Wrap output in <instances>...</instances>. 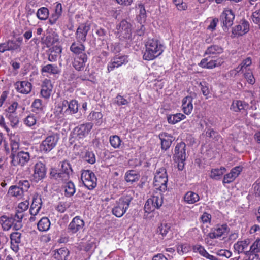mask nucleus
Instances as JSON below:
<instances>
[{"label": "nucleus", "instance_id": "f257e3e1", "mask_svg": "<svg viewBox=\"0 0 260 260\" xmlns=\"http://www.w3.org/2000/svg\"><path fill=\"white\" fill-rule=\"evenodd\" d=\"M145 51L143 58L146 60H152L158 57L164 51V46L156 39H149L145 44Z\"/></svg>", "mask_w": 260, "mask_h": 260}, {"label": "nucleus", "instance_id": "f03ea898", "mask_svg": "<svg viewBox=\"0 0 260 260\" xmlns=\"http://www.w3.org/2000/svg\"><path fill=\"white\" fill-rule=\"evenodd\" d=\"M72 172L70 164L68 161H63L61 164V168L59 172L55 169H51L50 176L53 179L60 182H66L69 180L70 174Z\"/></svg>", "mask_w": 260, "mask_h": 260}, {"label": "nucleus", "instance_id": "7ed1b4c3", "mask_svg": "<svg viewBox=\"0 0 260 260\" xmlns=\"http://www.w3.org/2000/svg\"><path fill=\"white\" fill-rule=\"evenodd\" d=\"M133 198L130 194H124L117 200L112 209V213L117 217H122L128 209Z\"/></svg>", "mask_w": 260, "mask_h": 260}, {"label": "nucleus", "instance_id": "20e7f679", "mask_svg": "<svg viewBox=\"0 0 260 260\" xmlns=\"http://www.w3.org/2000/svg\"><path fill=\"white\" fill-rule=\"evenodd\" d=\"M168 175L164 168L158 169L155 173L153 184L156 189L164 192L167 189Z\"/></svg>", "mask_w": 260, "mask_h": 260}, {"label": "nucleus", "instance_id": "39448f33", "mask_svg": "<svg viewBox=\"0 0 260 260\" xmlns=\"http://www.w3.org/2000/svg\"><path fill=\"white\" fill-rule=\"evenodd\" d=\"M30 157L29 152L21 150L12 155L11 164L14 166L24 167L29 161Z\"/></svg>", "mask_w": 260, "mask_h": 260}, {"label": "nucleus", "instance_id": "423d86ee", "mask_svg": "<svg viewBox=\"0 0 260 260\" xmlns=\"http://www.w3.org/2000/svg\"><path fill=\"white\" fill-rule=\"evenodd\" d=\"M81 179L84 185L89 190H92L96 186V177L94 173L89 170L82 172Z\"/></svg>", "mask_w": 260, "mask_h": 260}, {"label": "nucleus", "instance_id": "0eeeda50", "mask_svg": "<svg viewBox=\"0 0 260 260\" xmlns=\"http://www.w3.org/2000/svg\"><path fill=\"white\" fill-rule=\"evenodd\" d=\"M58 140L59 135L57 133H52L48 136L40 144L41 151L45 153L50 151L56 146Z\"/></svg>", "mask_w": 260, "mask_h": 260}, {"label": "nucleus", "instance_id": "6e6552de", "mask_svg": "<svg viewBox=\"0 0 260 260\" xmlns=\"http://www.w3.org/2000/svg\"><path fill=\"white\" fill-rule=\"evenodd\" d=\"M162 203V197L161 194L154 195L147 200L144 206V211L148 213H151L156 209L159 208Z\"/></svg>", "mask_w": 260, "mask_h": 260}, {"label": "nucleus", "instance_id": "1a4fd4ad", "mask_svg": "<svg viewBox=\"0 0 260 260\" xmlns=\"http://www.w3.org/2000/svg\"><path fill=\"white\" fill-rule=\"evenodd\" d=\"M117 35L121 40L129 39L131 37V25L125 20L117 25Z\"/></svg>", "mask_w": 260, "mask_h": 260}, {"label": "nucleus", "instance_id": "9d476101", "mask_svg": "<svg viewBox=\"0 0 260 260\" xmlns=\"http://www.w3.org/2000/svg\"><path fill=\"white\" fill-rule=\"evenodd\" d=\"M85 226L84 220L79 216H76L72 220L68 226L69 233L73 234L83 231Z\"/></svg>", "mask_w": 260, "mask_h": 260}, {"label": "nucleus", "instance_id": "9b49d317", "mask_svg": "<svg viewBox=\"0 0 260 260\" xmlns=\"http://www.w3.org/2000/svg\"><path fill=\"white\" fill-rule=\"evenodd\" d=\"M230 232V228L226 224H218L208 234L211 239H215L222 236H226Z\"/></svg>", "mask_w": 260, "mask_h": 260}, {"label": "nucleus", "instance_id": "f8f14e48", "mask_svg": "<svg viewBox=\"0 0 260 260\" xmlns=\"http://www.w3.org/2000/svg\"><path fill=\"white\" fill-rule=\"evenodd\" d=\"M128 62L127 56L126 55H116L112 58L107 65L108 72L113 71L123 64Z\"/></svg>", "mask_w": 260, "mask_h": 260}, {"label": "nucleus", "instance_id": "ddd939ff", "mask_svg": "<svg viewBox=\"0 0 260 260\" xmlns=\"http://www.w3.org/2000/svg\"><path fill=\"white\" fill-rule=\"evenodd\" d=\"M45 165L41 161L36 162L34 166L33 179L36 182L42 180L46 176Z\"/></svg>", "mask_w": 260, "mask_h": 260}, {"label": "nucleus", "instance_id": "4468645a", "mask_svg": "<svg viewBox=\"0 0 260 260\" xmlns=\"http://www.w3.org/2000/svg\"><path fill=\"white\" fill-rule=\"evenodd\" d=\"M235 19V14L232 10L226 9L222 13L220 16V19L223 23V29H228L232 26L233 21Z\"/></svg>", "mask_w": 260, "mask_h": 260}, {"label": "nucleus", "instance_id": "2eb2a0df", "mask_svg": "<svg viewBox=\"0 0 260 260\" xmlns=\"http://www.w3.org/2000/svg\"><path fill=\"white\" fill-rule=\"evenodd\" d=\"M185 144L182 142L178 144L175 148L173 158L174 160L178 162L179 164H183L184 161L185 160Z\"/></svg>", "mask_w": 260, "mask_h": 260}, {"label": "nucleus", "instance_id": "dca6fc26", "mask_svg": "<svg viewBox=\"0 0 260 260\" xmlns=\"http://www.w3.org/2000/svg\"><path fill=\"white\" fill-rule=\"evenodd\" d=\"M93 125V124L91 122H87L80 124L74 129V134L80 139L85 138L91 130Z\"/></svg>", "mask_w": 260, "mask_h": 260}, {"label": "nucleus", "instance_id": "f3484780", "mask_svg": "<svg viewBox=\"0 0 260 260\" xmlns=\"http://www.w3.org/2000/svg\"><path fill=\"white\" fill-rule=\"evenodd\" d=\"M223 63V58L220 57L216 60H210L208 57L201 60L199 65L204 68L213 69L221 66Z\"/></svg>", "mask_w": 260, "mask_h": 260}, {"label": "nucleus", "instance_id": "a211bd4d", "mask_svg": "<svg viewBox=\"0 0 260 260\" xmlns=\"http://www.w3.org/2000/svg\"><path fill=\"white\" fill-rule=\"evenodd\" d=\"M242 170V169L240 166L233 168L230 173L224 176L222 181L223 184H225L232 182L239 176Z\"/></svg>", "mask_w": 260, "mask_h": 260}, {"label": "nucleus", "instance_id": "6ab92c4d", "mask_svg": "<svg viewBox=\"0 0 260 260\" xmlns=\"http://www.w3.org/2000/svg\"><path fill=\"white\" fill-rule=\"evenodd\" d=\"M87 60V56L86 54H81V55L76 56L73 62L74 68L77 71L83 70L85 63Z\"/></svg>", "mask_w": 260, "mask_h": 260}, {"label": "nucleus", "instance_id": "aec40b11", "mask_svg": "<svg viewBox=\"0 0 260 260\" xmlns=\"http://www.w3.org/2000/svg\"><path fill=\"white\" fill-rule=\"evenodd\" d=\"M90 30V26L87 24H81L78 27L76 37L78 41L84 42L86 40L87 32Z\"/></svg>", "mask_w": 260, "mask_h": 260}, {"label": "nucleus", "instance_id": "412c9836", "mask_svg": "<svg viewBox=\"0 0 260 260\" xmlns=\"http://www.w3.org/2000/svg\"><path fill=\"white\" fill-rule=\"evenodd\" d=\"M249 30V23L244 20H242L239 25L233 28L232 33L235 35L242 36L248 32Z\"/></svg>", "mask_w": 260, "mask_h": 260}, {"label": "nucleus", "instance_id": "4be33fe9", "mask_svg": "<svg viewBox=\"0 0 260 260\" xmlns=\"http://www.w3.org/2000/svg\"><path fill=\"white\" fill-rule=\"evenodd\" d=\"M62 13V5L59 3H57L54 12L51 14L49 18L48 23L50 25L55 24L58 19L60 17Z\"/></svg>", "mask_w": 260, "mask_h": 260}, {"label": "nucleus", "instance_id": "5701e85b", "mask_svg": "<svg viewBox=\"0 0 260 260\" xmlns=\"http://www.w3.org/2000/svg\"><path fill=\"white\" fill-rule=\"evenodd\" d=\"M252 64V60L250 57H247L241 62L240 65L237 67L235 69L231 71L232 74H236L240 71L245 73L250 70V66Z\"/></svg>", "mask_w": 260, "mask_h": 260}, {"label": "nucleus", "instance_id": "b1692460", "mask_svg": "<svg viewBox=\"0 0 260 260\" xmlns=\"http://www.w3.org/2000/svg\"><path fill=\"white\" fill-rule=\"evenodd\" d=\"M15 86L17 91L22 94H28L31 90V84L27 81H18Z\"/></svg>", "mask_w": 260, "mask_h": 260}, {"label": "nucleus", "instance_id": "393cba45", "mask_svg": "<svg viewBox=\"0 0 260 260\" xmlns=\"http://www.w3.org/2000/svg\"><path fill=\"white\" fill-rule=\"evenodd\" d=\"M193 98L191 96L184 98L182 101V110L186 115H189L193 110Z\"/></svg>", "mask_w": 260, "mask_h": 260}, {"label": "nucleus", "instance_id": "a878e982", "mask_svg": "<svg viewBox=\"0 0 260 260\" xmlns=\"http://www.w3.org/2000/svg\"><path fill=\"white\" fill-rule=\"evenodd\" d=\"M159 137L161 140L162 149L166 150L169 149L174 140L173 137L166 133L160 134Z\"/></svg>", "mask_w": 260, "mask_h": 260}, {"label": "nucleus", "instance_id": "bb28decb", "mask_svg": "<svg viewBox=\"0 0 260 260\" xmlns=\"http://www.w3.org/2000/svg\"><path fill=\"white\" fill-rule=\"evenodd\" d=\"M50 53L48 55V60L51 62H55L57 60L62 52V47L60 46L55 45L49 49Z\"/></svg>", "mask_w": 260, "mask_h": 260}, {"label": "nucleus", "instance_id": "cd10ccee", "mask_svg": "<svg viewBox=\"0 0 260 260\" xmlns=\"http://www.w3.org/2000/svg\"><path fill=\"white\" fill-rule=\"evenodd\" d=\"M192 250L193 252L199 253L201 256L209 260H217L215 256L209 254L204 247L201 245L196 244L193 245L192 247Z\"/></svg>", "mask_w": 260, "mask_h": 260}, {"label": "nucleus", "instance_id": "c85d7f7f", "mask_svg": "<svg viewBox=\"0 0 260 260\" xmlns=\"http://www.w3.org/2000/svg\"><path fill=\"white\" fill-rule=\"evenodd\" d=\"M41 72L43 74L48 73L50 75H56L60 73V69L56 64H48L42 66Z\"/></svg>", "mask_w": 260, "mask_h": 260}, {"label": "nucleus", "instance_id": "c756f323", "mask_svg": "<svg viewBox=\"0 0 260 260\" xmlns=\"http://www.w3.org/2000/svg\"><path fill=\"white\" fill-rule=\"evenodd\" d=\"M32 111L36 113H45V105L39 99H35L31 104Z\"/></svg>", "mask_w": 260, "mask_h": 260}, {"label": "nucleus", "instance_id": "7c9ffc66", "mask_svg": "<svg viewBox=\"0 0 260 260\" xmlns=\"http://www.w3.org/2000/svg\"><path fill=\"white\" fill-rule=\"evenodd\" d=\"M223 52V48L222 47L217 45H213L207 48L205 54L215 57L221 54Z\"/></svg>", "mask_w": 260, "mask_h": 260}, {"label": "nucleus", "instance_id": "2f4dec72", "mask_svg": "<svg viewBox=\"0 0 260 260\" xmlns=\"http://www.w3.org/2000/svg\"><path fill=\"white\" fill-rule=\"evenodd\" d=\"M248 107V104L246 102L240 100H235L233 102L230 109L234 112H238L245 110Z\"/></svg>", "mask_w": 260, "mask_h": 260}, {"label": "nucleus", "instance_id": "473e14b6", "mask_svg": "<svg viewBox=\"0 0 260 260\" xmlns=\"http://www.w3.org/2000/svg\"><path fill=\"white\" fill-rule=\"evenodd\" d=\"M248 247V243L247 241H238L234 245L235 250L238 253L244 252L246 254H249V251L246 250Z\"/></svg>", "mask_w": 260, "mask_h": 260}, {"label": "nucleus", "instance_id": "72a5a7b5", "mask_svg": "<svg viewBox=\"0 0 260 260\" xmlns=\"http://www.w3.org/2000/svg\"><path fill=\"white\" fill-rule=\"evenodd\" d=\"M68 108L65 112L69 113V115H72L77 113L78 111L79 105L78 101L76 100L68 101Z\"/></svg>", "mask_w": 260, "mask_h": 260}, {"label": "nucleus", "instance_id": "f704fd0d", "mask_svg": "<svg viewBox=\"0 0 260 260\" xmlns=\"http://www.w3.org/2000/svg\"><path fill=\"white\" fill-rule=\"evenodd\" d=\"M70 51L76 56L81 55V54H85L84 53L85 46L82 44H79L73 42L70 48Z\"/></svg>", "mask_w": 260, "mask_h": 260}, {"label": "nucleus", "instance_id": "c9c22d12", "mask_svg": "<svg viewBox=\"0 0 260 260\" xmlns=\"http://www.w3.org/2000/svg\"><path fill=\"white\" fill-rule=\"evenodd\" d=\"M185 202L188 204H192L199 201L200 197L198 193L193 191H188L184 197Z\"/></svg>", "mask_w": 260, "mask_h": 260}, {"label": "nucleus", "instance_id": "e433bc0d", "mask_svg": "<svg viewBox=\"0 0 260 260\" xmlns=\"http://www.w3.org/2000/svg\"><path fill=\"white\" fill-rule=\"evenodd\" d=\"M185 118V115L180 113L169 115L167 116L168 122L171 124H175Z\"/></svg>", "mask_w": 260, "mask_h": 260}, {"label": "nucleus", "instance_id": "4c0bfd02", "mask_svg": "<svg viewBox=\"0 0 260 260\" xmlns=\"http://www.w3.org/2000/svg\"><path fill=\"white\" fill-rule=\"evenodd\" d=\"M225 171L226 169L224 167H221L220 168L212 169L211 170L210 177L212 179L219 180Z\"/></svg>", "mask_w": 260, "mask_h": 260}, {"label": "nucleus", "instance_id": "58836bf2", "mask_svg": "<svg viewBox=\"0 0 260 260\" xmlns=\"http://www.w3.org/2000/svg\"><path fill=\"white\" fill-rule=\"evenodd\" d=\"M38 229L40 231L46 232L50 226V222L47 217L42 218L38 223Z\"/></svg>", "mask_w": 260, "mask_h": 260}, {"label": "nucleus", "instance_id": "ea45409f", "mask_svg": "<svg viewBox=\"0 0 260 260\" xmlns=\"http://www.w3.org/2000/svg\"><path fill=\"white\" fill-rule=\"evenodd\" d=\"M10 145L11 147V157L14 153H17V150L19 148V139L17 136H13L10 137Z\"/></svg>", "mask_w": 260, "mask_h": 260}, {"label": "nucleus", "instance_id": "a19ab883", "mask_svg": "<svg viewBox=\"0 0 260 260\" xmlns=\"http://www.w3.org/2000/svg\"><path fill=\"white\" fill-rule=\"evenodd\" d=\"M64 183V186L65 195L67 197H70L75 193V186L74 183L70 181H68L66 182H62Z\"/></svg>", "mask_w": 260, "mask_h": 260}, {"label": "nucleus", "instance_id": "79ce46f5", "mask_svg": "<svg viewBox=\"0 0 260 260\" xmlns=\"http://www.w3.org/2000/svg\"><path fill=\"white\" fill-rule=\"evenodd\" d=\"M139 178V174L134 170H129L127 171L125 175V181L131 183L138 181Z\"/></svg>", "mask_w": 260, "mask_h": 260}, {"label": "nucleus", "instance_id": "37998d69", "mask_svg": "<svg viewBox=\"0 0 260 260\" xmlns=\"http://www.w3.org/2000/svg\"><path fill=\"white\" fill-rule=\"evenodd\" d=\"M2 226L4 230H9L13 225L14 221L12 217L8 218L6 216H2L1 219Z\"/></svg>", "mask_w": 260, "mask_h": 260}, {"label": "nucleus", "instance_id": "c03bdc74", "mask_svg": "<svg viewBox=\"0 0 260 260\" xmlns=\"http://www.w3.org/2000/svg\"><path fill=\"white\" fill-rule=\"evenodd\" d=\"M68 101L63 100L61 103H59L55 108V112L57 113L58 114H60L63 116L69 115V113L65 112L66 109L68 108Z\"/></svg>", "mask_w": 260, "mask_h": 260}, {"label": "nucleus", "instance_id": "a18cd8bd", "mask_svg": "<svg viewBox=\"0 0 260 260\" xmlns=\"http://www.w3.org/2000/svg\"><path fill=\"white\" fill-rule=\"evenodd\" d=\"M49 15V11L46 7L39 8L36 13L37 18L41 20H46L48 19Z\"/></svg>", "mask_w": 260, "mask_h": 260}, {"label": "nucleus", "instance_id": "49530a36", "mask_svg": "<svg viewBox=\"0 0 260 260\" xmlns=\"http://www.w3.org/2000/svg\"><path fill=\"white\" fill-rule=\"evenodd\" d=\"M23 192L19 186H13L10 187L8 194L13 197L21 198L23 194Z\"/></svg>", "mask_w": 260, "mask_h": 260}, {"label": "nucleus", "instance_id": "de8ad7c7", "mask_svg": "<svg viewBox=\"0 0 260 260\" xmlns=\"http://www.w3.org/2000/svg\"><path fill=\"white\" fill-rule=\"evenodd\" d=\"M23 122L26 126L34 127L37 123L36 116L34 114H30L23 119Z\"/></svg>", "mask_w": 260, "mask_h": 260}, {"label": "nucleus", "instance_id": "09e8293b", "mask_svg": "<svg viewBox=\"0 0 260 260\" xmlns=\"http://www.w3.org/2000/svg\"><path fill=\"white\" fill-rule=\"evenodd\" d=\"M41 207V205H37L33 203L31 204L29 210L31 215V217L30 218V221H34L36 220V216L38 214Z\"/></svg>", "mask_w": 260, "mask_h": 260}, {"label": "nucleus", "instance_id": "8fccbe9b", "mask_svg": "<svg viewBox=\"0 0 260 260\" xmlns=\"http://www.w3.org/2000/svg\"><path fill=\"white\" fill-rule=\"evenodd\" d=\"M109 142L111 146L115 149L119 148L122 144V140L117 135L111 136Z\"/></svg>", "mask_w": 260, "mask_h": 260}, {"label": "nucleus", "instance_id": "3c124183", "mask_svg": "<svg viewBox=\"0 0 260 260\" xmlns=\"http://www.w3.org/2000/svg\"><path fill=\"white\" fill-rule=\"evenodd\" d=\"M190 250L191 246L190 244L187 243L179 244L177 247V252L180 255H183L188 253Z\"/></svg>", "mask_w": 260, "mask_h": 260}, {"label": "nucleus", "instance_id": "603ef678", "mask_svg": "<svg viewBox=\"0 0 260 260\" xmlns=\"http://www.w3.org/2000/svg\"><path fill=\"white\" fill-rule=\"evenodd\" d=\"M138 7L139 9V14L137 16V19L138 22L142 24L145 22L146 18V10L144 5L142 3L139 4Z\"/></svg>", "mask_w": 260, "mask_h": 260}, {"label": "nucleus", "instance_id": "864d4df0", "mask_svg": "<svg viewBox=\"0 0 260 260\" xmlns=\"http://www.w3.org/2000/svg\"><path fill=\"white\" fill-rule=\"evenodd\" d=\"M206 135L207 137L212 138L213 140L216 142H219L222 140V138L219 135V134L212 128H209L206 132Z\"/></svg>", "mask_w": 260, "mask_h": 260}, {"label": "nucleus", "instance_id": "5fc2aeb1", "mask_svg": "<svg viewBox=\"0 0 260 260\" xmlns=\"http://www.w3.org/2000/svg\"><path fill=\"white\" fill-rule=\"evenodd\" d=\"M170 224L168 223H162L157 229V233L161 235L164 238L169 232L170 230Z\"/></svg>", "mask_w": 260, "mask_h": 260}, {"label": "nucleus", "instance_id": "6e6d98bb", "mask_svg": "<svg viewBox=\"0 0 260 260\" xmlns=\"http://www.w3.org/2000/svg\"><path fill=\"white\" fill-rule=\"evenodd\" d=\"M68 255L69 251L65 248L59 249L55 253V258L61 260H66Z\"/></svg>", "mask_w": 260, "mask_h": 260}, {"label": "nucleus", "instance_id": "4d7b16f0", "mask_svg": "<svg viewBox=\"0 0 260 260\" xmlns=\"http://www.w3.org/2000/svg\"><path fill=\"white\" fill-rule=\"evenodd\" d=\"M251 18L255 24H257L260 23V7H258L257 5L253 9Z\"/></svg>", "mask_w": 260, "mask_h": 260}, {"label": "nucleus", "instance_id": "13d9d810", "mask_svg": "<svg viewBox=\"0 0 260 260\" xmlns=\"http://www.w3.org/2000/svg\"><path fill=\"white\" fill-rule=\"evenodd\" d=\"M6 117L9 119L11 126L13 128L17 127L19 124V118L16 114H6Z\"/></svg>", "mask_w": 260, "mask_h": 260}, {"label": "nucleus", "instance_id": "bf43d9fd", "mask_svg": "<svg viewBox=\"0 0 260 260\" xmlns=\"http://www.w3.org/2000/svg\"><path fill=\"white\" fill-rule=\"evenodd\" d=\"M84 160L90 164H93L95 162L96 158L94 153L92 151H86L84 156Z\"/></svg>", "mask_w": 260, "mask_h": 260}, {"label": "nucleus", "instance_id": "052dcab7", "mask_svg": "<svg viewBox=\"0 0 260 260\" xmlns=\"http://www.w3.org/2000/svg\"><path fill=\"white\" fill-rule=\"evenodd\" d=\"M8 42L9 51H16L20 52L21 51L20 44H19L15 41L9 40Z\"/></svg>", "mask_w": 260, "mask_h": 260}, {"label": "nucleus", "instance_id": "680f3d73", "mask_svg": "<svg viewBox=\"0 0 260 260\" xmlns=\"http://www.w3.org/2000/svg\"><path fill=\"white\" fill-rule=\"evenodd\" d=\"M89 119L97 121L96 123L100 124L102 123L103 114L99 112H92L89 115Z\"/></svg>", "mask_w": 260, "mask_h": 260}, {"label": "nucleus", "instance_id": "e2e57ef3", "mask_svg": "<svg viewBox=\"0 0 260 260\" xmlns=\"http://www.w3.org/2000/svg\"><path fill=\"white\" fill-rule=\"evenodd\" d=\"M249 253L256 254L260 251V240L257 239L250 246Z\"/></svg>", "mask_w": 260, "mask_h": 260}, {"label": "nucleus", "instance_id": "0e129e2a", "mask_svg": "<svg viewBox=\"0 0 260 260\" xmlns=\"http://www.w3.org/2000/svg\"><path fill=\"white\" fill-rule=\"evenodd\" d=\"M21 234L16 232L12 233L10 235L11 243L19 244L21 242Z\"/></svg>", "mask_w": 260, "mask_h": 260}, {"label": "nucleus", "instance_id": "69168bd1", "mask_svg": "<svg viewBox=\"0 0 260 260\" xmlns=\"http://www.w3.org/2000/svg\"><path fill=\"white\" fill-rule=\"evenodd\" d=\"M114 103L118 106H122L127 105L129 103V102L124 99L123 96L118 95L115 98Z\"/></svg>", "mask_w": 260, "mask_h": 260}, {"label": "nucleus", "instance_id": "338daca9", "mask_svg": "<svg viewBox=\"0 0 260 260\" xmlns=\"http://www.w3.org/2000/svg\"><path fill=\"white\" fill-rule=\"evenodd\" d=\"M173 3L179 10H184L187 6L186 4L183 0H172Z\"/></svg>", "mask_w": 260, "mask_h": 260}, {"label": "nucleus", "instance_id": "774afa93", "mask_svg": "<svg viewBox=\"0 0 260 260\" xmlns=\"http://www.w3.org/2000/svg\"><path fill=\"white\" fill-rule=\"evenodd\" d=\"M69 205L67 202H59L56 206L55 208L57 211L60 213H63L69 208Z\"/></svg>", "mask_w": 260, "mask_h": 260}]
</instances>
